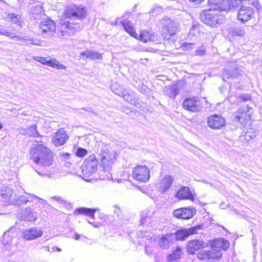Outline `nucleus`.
I'll use <instances>...</instances> for the list:
<instances>
[{
    "label": "nucleus",
    "mask_w": 262,
    "mask_h": 262,
    "mask_svg": "<svg viewBox=\"0 0 262 262\" xmlns=\"http://www.w3.org/2000/svg\"><path fill=\"white\" fill-rule=\"evenodd\" d=\"M211 247L221 251L226 250L229 247V243L228 241L223 238L214 239L211 242Z\"/></svg>",
    "instance_id": "obj_26"
},
{
    "label": "nucleus",
    "mask_w": 262,
    "mask_h": 262,
    "mask_svg": "<svg viewBox=\"0 0 262 262\" xmlns=\"http://www.w3.org/2000/svg\"><path fill=\"white\" fill-rule=\"evenodd\" d=\"M206 244L200 239L190 241L187 245L188 252L190 254H193L195 251L204 248Z\"/></svg>",
    "instance_id": "obj_23"
},
{
    "label": "nucleus",
    "mask_w": 262,
    "mask_h": 262,
    "mask_svg": "<svg viewBox=\"0 0 262 262\" xmlns=\"http://www.w3.org/2000/svg\"><path fill=\"white\" fill-rule=\"evenodd\" d=\"M124 30L132 36L136 37V33L132 26V23L127 20H123L121 21Z\"/></svg>",
    "instance_id": "obj_32"
},
{
    "label": "nucleus",
    "mask_w": 262,
    "mask_h": 262,
    "mask_svg": "<svg viewBox=\"0 0 262 262\" xmlns=\"http://www.w3.org/2000/svg\"><path fill=\"white\" fill-rule=\"evenodd\" d=\"M239 98L243 101L250 100L251 99L250 96L248 94H243L240 96Z\"/></svg>",
    "instance_id": "obj_44"
},
{
    "label": "nucleus",
    "mask_w": 262,
    "mask_h": 262,
    "mask_svg": "<svg viewBox=\"0 0 262 262\" xmlns=\"http://www.w3.org/2000/svg\"><path fill=\"white\" fill-rule=\"evenodd\" d=\"M43 232L37 228H32L26 229L23 232V237L26 240H34L38 237H41Z\"/></svg>",
    "instance_id": "obj_22"
},
{
    "label": "nucleus",
    "mask_w": 262,
    "mask_h": 262,
    "mask_svg": "<svg viewBox=\"0 0 262 262\" xmlns=\"http://www.w3.org/2000/svg\"><path fill=\"white\" fill-rule=\"evenodd\" d=\"M198 228L199 227H194L188 229H182L178 231L176 233V237L178 240H185L190 235L195 233Z\"/></svg>",
    "instance_id": "obj_24"
},
{
    "label": "nucleus",
    "mask_w": 262,
    "mask_h": 262,
    "mask_svg": "<svg viewBox=\"0 0 262 262\" xmlns=\"http://www.w3.org/2000/svg\"><path fill=\"white\" fill-rule=\"evenodd\" d=\"M222 11L209 9L203 11L200 15L201 20L206 25L214 27L221 24L224 19V16L221 13Z\"/></svg>",
    "instance_id": "obj_2"
},
{
    "label": "nucleus",
    "mask_w": 262,
    "mask_h": 262,
    "mask_svg": "<svg viewBox=\"0 0 262 262\" xmlns=\"http://www.w3.org/2000/svg\"><path fill=\"white\" fill-rule=\"evenodd\" d=\"M12 193V189L9 187H7L5 192H2V196L9 203L19 206L24 205L29 202L28 198L26 196H21L18 199H14L13 201H10Z\"/></svg>",
    "instance_id": "obj_12"
},
{
    "label": "nucleus",
    "mask_w": 262,
    "mask_h": 262,
    "mask_svg": "<svg viewBox=\"0 0 262 262\" xmlns=\"http://www.w3.org/2000/svg\"><path fill=\"white\" fill-rule=\"evenodd\" d=\"M19 132L22 134H26L34 137L40 136L39 134L37 131V125L35 124L32 125L26 129L19 128Z\"/></svg>",
    "instance_id": "obj_29"
},
{
    "label": "nucleus",
    "mask_w": 262,
    "mask_h": 262,
    "mask_svg": "<svg viewBox=\"0 0 262 262\" xmlns=\"http://www.w3.org/2000/svg\"><path fill=\"white\" fill-rule=\"evenodd\" d=\"M176 197L180 200L188 199L194 200L192 193L188 187H182L177 193Z\"/></svg>",
    "instance_id": "obj_25"
},
{
    "label": "nucleus",
    "mask_w": 262,
    "mask_h": 262,
    "mask_svg": "<svg viewBox=\"0 0 262 262\" xmlns=\"http://www.w3.org/2000/svg\"><path fill=\"white\" fill-rule=\"evenodd\" d=\"M164 26L165 27L163 28L162 35L165 39H169L170 36L176 33L178 29V24L170 19H166Z\"/></svg>",
    "instance_id": "obj_9"
},
{
    "label": "nucleus",
    "mask_w": 262,
    "mask_h": 262,
    "mask_svg": "<svg viewBox=\"0 0 262 262\" xmlns=\"http://www.w3.org/2000/svg\"><path fill=\"white\" fill-rule=\"evenodd\" d=\"M40 34L45 37H52L56 33V26L50 19L41 21L39 25Z\"/></svg>",
    "instance_id": "obj_5"
},
{
    "label": "nucleus",
    "mask_w": 262,
    "mask_h": 262,
    "mask_svg": "<svg viewBox=\"0 0 262 262\" xmlns=\"http://www.w3.org/2000/svg\"><path fill=\"white\" fill-rule=\"evenodd\" d=\"M174 235L171 233L161 234L158 236L157 243L161 249H167L172 244Z\"/></svg>",
    "instance_id": "obj_21"
},
{
    "label": "nucleus",
    "mask_w": 262,
    "mask_h": 262,
    "mask_svg": "<svg viewBox=\"0 0 262 262\" xmlns=\"http://www.w3.org/2000/svg\"><path fill=\"white\" fill-rule=\"evenodd\" d=\"M69 139L68 135L63 128L59 129L54 135H53L52 141L56 146L63 145Z\"/></svg>",
    "instance_id": "obj_18"
},
{
    "label": "nucleus",
    "mask_w": 262,
    "mask_h": 262,
    "mask_svg": "<svg viewBox=\"0 0 262 262\" xmlns=\"http://www.w3.org/2000/svg\"><path fill=\"white\" fill-rule=\"evenodd\" d=\"M52 198L53 199H55L56 200H57V201H60V198H59V197H53Z\"/></svg>",
    "instance_id": "obj_54"
},
{
    "label": "nucleus",
    "mask_w": 262,
    "mask_h": 262,
    "mask_svg": "<svg viewBox=\"0 0 262 262\" xmlns=\"http://www.w3.org/2000/svg\"><path fill=\"white\" fill-rule=\"evenodd\" d=\"M0 34H2V35L6 36L11 39L16 38L17 40H20L19 38H20V37L16 36L13 32L7 30H4V32H0Z\"/></svg>",
    "instance_id": "obj_41"
},
{
    "label": "nucleus",
    "mask_w": 262,
    "mask_h": 262,
    "mask_svg": "<svg viewBox=\"0 0 262 262\" xmlns=\"http://www.w3.org/2000/svg\"><path fill=\"white\" fill-rule=\"evenodd\" d=\"M228 70H226V71H225V72H224V74H227V73H228Z\"/></svg>",
    "instance_id": "obj_57"
},
{
    "label": "nucleus",
    "mask_w": 262,
    "mask_h": 262,
    "mask_svg": "<svg viewBox=\"0 0 262 262\" xmlns=\"http://www.w3.org/2000/svg\"><path fill=\"white\" fill-rule=\"evenodd\" d=\"M37 172L38 174H41V173H40L39 172L37 171Z\"/></svg>",
    "instance_id": "obj_58"
},
{
    "label": "nucleus",
    "mask_w": 262,
    "mask_h": 262,
    "mask_svg": "<svg viewBox=\"0 0 262 262\" xmlns=\"http://www.w3.org/2000/svg\"><path fill=\"white\" fill-rule=\"evenodd\" d=\"M191 3H194L195 5H199L201 4L204 0H189Z\"/></svg>",
    "instance_id": "obj_47"
},
{
    "label": "nucleus",
    "mask_w": 262,
    "mask_h": 262,
    "mask_svg": "<svg viewBox=\"0 0 262 262\" xmlns=\"http://www.w3.org/2000/svg\"><path fill=\"white\" fill-rule=\"evenodd\" d=\"M96 209H90L86 207H80L76 210V213L89 215L92 219L94 218V214Z\"/></svg>",
    "instance_id": "obj_31"
},
{
    "label": "nucleus",
    "mask_w": 262,
    "mask_h": 262,
    "mask_svg": "<svg viewBox=\"0 0 262 262\" xmlns=\"http://www.w3.org/2000/svg\"><path fill=\"white\" fill-rule=\"evenodd\" d=\"M210 250H206L200 252L198 254V258L201 260H209V259H220L222 256V253L219 249H214L211 247Z\"/></svg>",
    "instance_id": "obj_11"
},
{
    "label": "nucleus",
    "mask_w": 262,
    "mask_h": 262,
    "mask_svg": "<svg viewBox=\"0 0 262 262\" xmlns=\"http://www.w3.org/2000/svg\"><path fill=\"white\" fill-rule=\"evenodd\" d=\"M201 27V26L198 23H196V24H193L190 29L189 34L196 36L200 33V29Z\"/></svg>",
    "instance_id": "obj_39"
},
{
    "label": "nucleus",
    "mask_w": 262,
    "mask_h": 262,
    "mask_svg": "<svg viewBox=\"0 0 262 262\" xmlns=\"http://www.w3.org/2000/svg\"><path fill=\"white\" fill-rule=\"evenodd\" d=\"M101 167L104 172H106V177L102 178V179L111 178V174L109 172L112 165L114 163L117 158V154L114 150H108L107 148L102 149L100 152Z\"/></svg>",
    "instance_id": "obj_3"
},
{
    "label": "nucleus",
    "mask_w": 262,
    "mask_h": 262,
    "mask_svg": "<svg viewBox=\"0 0 262 262\" xmlns=\"http://www.w3.org/2000/svg\"><path fill=\"white\" fill-rule=\"evenodd\" d=\"M79 28L80 27L77 24L64 20L61 24L58 36L64 37L69 36L77 31Z\"/></svg>",
    "instance_id": "obj_6"
},
{
    "label": "nucleus",
    "mask_w": 262,
    "mask_h": 262,
    "mask_svg": "<svg viewBox=\"0 0 262 262\" xmlns=\"http://www.w3.org/2000/svg\"><path fill=\"white\" fill-rule=\"evenodd\" d=\"M228 30L229 35L232 37H243L245 34L244 29L239 27H231Z\"/></svg>",
    "instance_id": "obj_30"
},
{
    "label": "nucleus",
    "mask_w": 262,
    "mask_h": 262,
    "mask_svg": "<svg viewBox=\"0 0 262 262\" xmlns=\"http://www.w3.org/2000/svg\"><path fill=\"white\" fill-rule=\"evenodd\" d=\"M141 218L140 223L141 224H144L147 216L145 215H143V214H141Z\"/></svg>",
    "instance_id": "obj_48"
},
{
    "label": "nucleus",
    "mask_w": 262,
    "mask_h": 262,
    "mask_svg": "<svg viewBox=\"0 0 262 262\" xmlns=\"http://www.w3.org/2000/svg\"><path fill=\"white\" fill-rule=\"evenodd\" d=\"M139 39L143 42H147L148 41L154 40V36L153 34L150 33L149 31L144 30L141 32Z\"/></svg>",
    "instance_id": "obj_35"
},
{
    "label": "nucleus",
    "mask_w": 262,
    "mask_h": 262,
    "mask_svg": "<svg viewBox=\"0 0 262 262\" xmlns=\"http://www.w3.org/2000/svg\"><path fill=\"white\" fill-rule=\"evenodd\" d=\"M29 195L31 196V197H33V198H35L37 199H38L39 200V203L40 204H47V201L42 199H41L39 197H38L37 196H36L35 195H33L32 194H29Z\"/></svg>",
    "instance_id": "obj_45"
},
{
    "label": "nucleus",
    "mask_w": 262,
    "mask_h": 262,
    "mask_svg": "<svg viewBox=\"0 0 262 262\" xmlns=\"http://www.w3.org/2000/svg\"><path fill=\"white\" fill-rule=\"evenodd\" d=\"M240 75H241V71L235 70L233 73L229 74V76L231 77H236Z\"/></svg>",
    "instance_id": "obj_46"
},
{
    "label": "nucleus",
    "mask_w": 262,
    "mask_h": 262,
    "mask_svg": "<svg viewBox=\"0 0 262 262\" xmlns=\"http://www.w3.org/2000/svg\"><path fill=\"white\" fill-rule=\"evenodd\" d=\"M8 16L12 23L18 26H21V16L20 15L14 13H9Z\"/></svg>",
    "instance_id": "obj_38"
},
{
    "label": "nucleus",
    "mask_w": 262,
    "mask_h": 262,
    "mask_svg": "<svg viewBox=\"0 0 262 262\" xmlns=\"http://www.w3.org/2000/svg\"><path fill=\"white\" fill-rule=\"evenodd\" d=\"M114 212L117 215V216H119V214L121 211L119 208L116 207Z\"/></svg>",
    "instance_id": "obj_50"
},
{
    "label": "nucleus",
    "mask_w": 262,
    "mask_h": 262,
    "mask_svg": "<svg viewBox=\"0 0 262 262\" xmlns=\"http://www.w3.org/2000/svg\"><path fill=\"white\" fill-rule=\"evenodd\" d=\"M173 178L171 176H165L160 183V189L163 192L166 191L171 186Z\"/></svg>",
    "instance_id": "obj_28"
},
{
    "label": "nucleus",
    "mask_w": 262,
    "mask_h": 262,
    "mask_svg": "<svg viewBox=\"0 0 262 262\" xmlns=\"http://www.w3.org/2000/svg\"><path fill=\"white\" fill-rule=\"evenodd\" d=\"M98 161L94 155L89 156L84 161L81 170L85 177H88L95 173L97 170Z\"/></svg>",
    "instance_id": "obj_4"
},
{
    "label": "nucleus",
    "mask_w": 262,
    "mask_h": 262,
    "mask_svg": "<svg viewBox=\"0 0 262 262\" xmlns=\"http://www.w3.org/2000/svg\"><path fill=\"white\" fill-rule=\"evenodd\" d=\"M31 159L40 166H49L53 162V154L42 141L35 140L30 151Z\"/></svg>",
    "instance_id": "obj_1"
},
{
    "label": "nucleus",
    "mask_w": 262,
    "mask_h": 262,
    "mask_svg": "<svg viewBox=\"0 0 262 262\" xmlns=\"http://www.w3.org/2000/svg\"><path fill=\"white\" fill-rule=\"evenodd\" d=\"M84 14L83 8L75 5L69 6L64 11L65 17L71 19L81 18L84 16Z\"/></svg>",
    "instance_id": "obj_13"
},
{
    "label": "nucleus",
    "mask_w": 262,
    "mask_h": 262,
    "mask_svg": "<svg viewBox=\"0 0 262 262\" xmlns=\"http://www.w3.org/2000/svg\"><path fill=\"white\" fill-rule=\"evenodd\" d=\"M31 13L35 19H39L43 15L42 6L40 4L37 5L31 9Z\"/></svg>",
    "instance_id": "obj_33"
},
{
    "label": "nucleus",
    "mask_w": 262,
    "mask_h": 262,
    "mask_svg": "<svg viewBox=\"0 0 262 262\" xmlns=\"http://www.w3.org/2000/svg\"><path fill=\"white\" fill-rule=\"evenodd\" d=\"M182 253L181 248L180 247H177L176 249L172 252V253L168 255V261L173 262L177 261L181 257Z\"/></svg>",
    "instance_id": "obj_37"
},
{
    "label": "nucleus",
    "mask_w": 262,
    "mask_h": 262,
    "mask_svg": "<svg viewBox=\"0 0 262 262\" xmlns=\"http://www.w3.org/2000/svg\"><path fill=\"white\" fill-rule=\"evenodd\" d=\"M165 93L168 95L170 98L174 99L176 96L179 93V90L177 85H171L165 88Z\"/></svg>",
    "instance_id": "obj_34"
},
{
    "label": "nucleus",
    "mask_w": 262,
    "mask_h": 262,
    "mask_svg": "<svg viewBox=\"0 0 262 262\" xmlns=\"http://www.w3.org/2000/svg\"><path fill=\"white\" fill-rule=\"evenodd\" d=\"M80 56H85L86 58L91 60L101 59L102 58V54L91 50H87L84 52H81Z\"/></svg>",
    "instance_id": "obj_27"
},
{
    "label": "nucleus",
    "mask_w": 262,
    "mask_h": 262,
    "mask_svg": "<svg viewBox=\"0 0 262 262\" xmlns=\"http://www.w3.org/2000/svg\"><path fill=\"white\" fill-rule=\"evenodd\" d=\"M233 116L234 120L244 126L251 119L249 110L247 106L240 108L234 114Z\"/></svg>",
    "instance_id": "obj_16"
},
{
    "label": "nucleus",
    "mask_w": 262,
    "mask_h": 262,
    "mask_svg": "<svg viewBox=\"0 0 262 262\" xmlns=\"http://www.w3.org/2000/svg\"><path fill=\"white\" fill-rule=\"evenodd\" d=\"M4 29H0V32H4ZM0 35H2V34H0Z\"/></svg>",
    "instance_id": "obj_55"
},
{
    "label": "nucleus",
    "mask_w": 262,
    "mask_h": 262,
    "mask_svg": "<svg viewBox=\"0 0 262 262\" xmlns=\"http://www.w3.org/2000/svg\"><path fill=\"white\" fill-rule=\"evenodd\" d=\"M33 59L36 61L45 65H47L53 68H56L59 70H66V67L60 63L55 58L51 59L50 57H43L41 56H35Z\"/></svg>",
    "instance_id": "obj_15"
},
{
    "label": "nucleus",
    "mask_w": 262,
    "mask_h": 262,
    "mask_svg": "<svg viewBox=\"0 0 262 262\" xmlns=\"http://www.w3.org/2000/svg\"><path fill=\"white\" fill-rule=\"evenodd\" d=\"M20 40H24L26 42L27 45H33L35 46H41L40 41L39 40H34L31 38H19Z\"/></svg>",
    "instance_id": "obj_40"
},
{
    "label": "nucleus",
    "mask_w": 262,
    "mask_h": 262,
    "mask_svg": "<svg viewBox=\"0 0 262 262\" xmlns=\"http://www.w3.org/2000/svg\"><path fill=\"white\" fill-rule=\"evenodd\" d=\"M88 153V151L86 149L79 147L76 151V154L77 157H82L85 156Z\"/></svg>",
    "instance_id": "obj_42"
},
{
    "label": "nucleus",
    "mask_w": 262,
    "mask_h": 262,
    "mask_svg": "<svg viewBox=\"0 0 262 262\" xmlns=\"http://www.w3.org/2000/svg\"><path fill=\"white\" fill-rule=\"evenodd\" d=\"M196 213V210L193 207H183L175 209L172 212L173 216L178 219L189 220Z\"/></svg>",
    "instance_id": "obj_8"
},
{
    "label": "nucleus",
    "mask_w": 262,
    "mask_h": 262,
    "mask_svg": "<svg viewBox=\"0 0 262 262\" xmlns=\"http://www.w3.org/2000/svg\"><path fill=\"white\" fill-rule=\"evenodd\" d=\"M231 0H208V5L212 9L228 12L231 10Z\"/></svg>",
    "instance_id": "obj_14"
},
{
    "label": "nucleus",
    "mask_w": 262,
    "mask_h": 262,
    "mask_svg": "<svg viewBox=\"0 0 262 262\" xmlns=\"http://www.w3.org/2000/svg\"><path fill=\"white\" fill-rule=\"evenodd\" d=\"M194 44L192 43H186V48L188 50H191L192 49L191 46H193Z\"/></svg>",
    "instance_id": "obj_49"
},
{
    "label": "nucleus",
    "mask_w": 262,
    "mask_h": 262,
    "mask_svg": "<svg viewBox=\"0 0 262 262\" xmlns=\"http://www.w3.org/2000/svg\"><path fill=\"white\" fill-rule=\"evenodd\" d=\"M112 91L116 95L122 97L124 100L127 102L135 104L136 100L133 92L128 93L127 92L123 91L122 88L117 84H114L111 86Z\"/></svg>",
    "instance_id": "obj_10"
},
{
    "label": "nucleus",
    "mask_w": 262,
    "mask_h": 262,
    "mask_svg": "<svg viewBox=\"0 0 262 262\" xmlns=\"http://www.w3.org/2000/svg\"><path fill=\"white\" fill-rule=\"evenodd\" d=\"M80 235L78 234H76L75 235V239L76 240H79L80 239Z\"/></svg>",
    "instance_id": "obj_52"
},
{
    "label": "nucleus",
    "mask_w": 262,
    "mask_h": 262,
    "mask_svg": "<svg viewBox=\"0 0 262 262\" xmlns=\"http://www.w3.org/2000/svg\"><path fill=\"white\" fill-rule=\"evenodd\" d=\"M82 109L84 110H86V111H88V112H92V109H91V108H89L88 109H86V108H82Z\"/></svg>",
    "instance_id": "obj_53"
},
{
    "label": "nucleus",
    "mask_w": 262,
    "mask_h": 262,
    "mask_svg": "<svg viewBox=\"0 0 262 262\" xmlns=\"http://www.w3.org/2000/svg\"><path fill=\"white\" fill-rule=\"evenodd\" d=\"M53 249V251H57L58 252H60L61 251V249L59 248H58V247H53L52 248Z\"/></svg>",
    "instance_id": "obj_51"
},
{
    "label": "nucleus",
    "mask_w": 262,
    "mask_h": 262,
    "mask_svg": "<svg viewBox=\"0 0 262 262\" xmlns=\"http://www.w3.org/2000/svg\"><path fill=\"white\" fill-rule=\"evenodd\" d=\"M195 53L197 55L203 56L206 53V48L202 46L195 50Z\"/></svg>",
    "instance_id": "obj_43"
},
{
    "label": "nucleus",
    "mask_w": 262,
    "mask_h": 262,
    "mask_svg": "<svg viewBox=\"0 0 262 262\" xmlns=\"http://www.w3.org/2000/svg\"><path fill=\"white\" fill-rule=\"evenodd\" d=\"M3 127V125L2 123H0V129H1Z\"/></svg>",
    "instance_id": "obj_56"
},
{
    "label": "nucleus",
    "mask_w": 262,
    "mask_h": 262,
    "mask_svg": "<svg viewBox=\"0 0 262 262\" xmlns=\"http://www.w3.org/2000/svg\"><path fill=\"white\" fill-rule=\"evenodd\" d=\"M253 9L248 6H242L238 11L237 18L242 23H246L253 17Z\"/></svg>",
    "instance_id": "obj_17"
},
{
    "label": "nucleus",
    "mask_w": 262,
    "mask_h": 262,
    "mask_svg": "<svg viewBox=\"0 0 262 262\" xmlns=\"http://www.w3.org/2000/svg\"><path fill=\"white\" fill-rule=\"evenodd\" d=\"M207 124L209 127L212 129H220L225 124V120L222 116L214 115L208 117Z\"/></svg>",
    "instance_id": "obj_19"
},
{
    "label": "nucleus",
    "mask_w": 262,
    "mask_h": 262,
    "mask_svg": "<svg viewBox=\"0 0 262 262\" xmlns=\"http://www.w3.org/2000/svg\"><path fill=\"white\" fill-rule=\"evenodd\" d=\"M35 214V212H32L30 209H27L23 211V220L34 222L36 220V216Z\"/></svg>",
    "instance_id": "obj_36"
},
{
    "label": "nucleus",
    "mask_w": 262,
    "mask_h": 262,
    "mask_svg": "<svg viewBox=\"0 0 262 262\" xmlns=\"http://www.w3.org/2000/svg\"><path fill=\"white\" fill-rule=\"evenodd\" d=\"M132 174L135 180L141 182H147L150 178L149 171L145 166H137L134 168Z\"/></svg>",
    "instance_id": "obj_7"
},
{
    "label": "nucleus",
    "mask_w": 262,
    "mask_h": 262,
    "mask_svg": "<svg viewBox=\"0 0 262 262\" xmlns=\"http://www.w3.org/2000/svg\"><path fill=\"white\" fill-rule=\"evenodd\" d=\"M183 107L187 111L197 112L201 110V106L197 98L194 97L186 98L183 103Z\"/></svg>",
    "instance_id": "obj_20"
}]
</instances>
